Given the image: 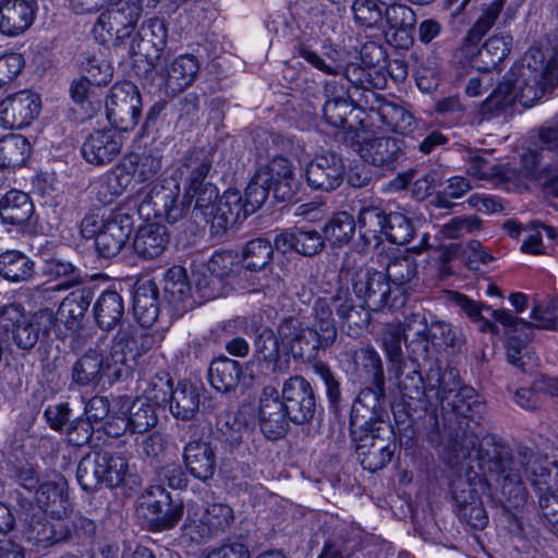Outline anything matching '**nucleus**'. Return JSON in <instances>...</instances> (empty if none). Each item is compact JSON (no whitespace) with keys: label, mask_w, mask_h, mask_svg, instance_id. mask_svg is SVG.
I'll return each instance as SVG.
<instances>
[{"label":"nucleus","mask_w":558,"mask_h":558,"mask_svg":"<svg viewBox=\"0 0 558 558\" xmlns=\"http://www.w3.org/2000/svg\"><path fill=\"white\" fill-rule=\"evenodd\" d=\"M109 357L113 364L121 365L137 360L136 330L132 326L121 327L113 336Z\"/></svg>","instance_id":"864d4df0"},{"label":"nucleus","mask_w":558,"mask_h":558,"mask_svg":"<svg viewBox=\"0 0 558 558\" xmlns=\"http://www.w3.org/2000/svg\"><path fill=\"white\" fill-rule=\"evenodd\" d=\"M512 38L508 35H493L480 48L475 69L478 72H492L509 53Z\"/></svg>","instance_id":"c03bdc74"},{"label":"nucleus","mask_w":558,"mask_h":558,"mask_svg":"<svg viewBox=\"0 0 558 558\" xmlns=\"http://www.w3.org/2000/svg\"><path fill=\"white\" fill-rule=\"evenodd\" d=\"M43 274L59 283L48 287H37L34 291L35 299L50 300L54 292L65 291L82 284L83 276L81 269L70 260L52 256L45 260Z\"/></svg>","instance_id":"393cba45"},{"label":"nucleus","mask_w":558,"mask_h":558,"mask_svg":"<svg viewBox=\"0 0 558 558\" xmlns=\"http://www.w3.org/2000/svg\"><path fill=\"white\" fill-rule=\"evenodd\" d=\"M97 326L102 330H112L123 319L125 306L122 295L111 289L102 291L93 307Z\"/></svg>","instance_id":"e433bc0d"},{"label":"nucleus","mask_w":558,"mask_h":558,"mask_svg":"<svg viewBox=\"0 0 558 558\" xmlns=\"http://www.w3.org/2000/svg\"><path fill=\"white\" fill-rule=\"evenodd\" d=\"M29 154L31 144L21 134H9L0 140V168L21 167Z\"/></svg>","instance_id":"8fccbe9b"},{"label":"nucleus","mask_w":558,"mask_h":558,"mask_svg":"<svg viewBox=\"0 0 558 558\" xmlns=\"http://www.w3.org/2000/svg\"><path fill=\"white\" fill-rule=\"evenodd\" d=\"M518 102L530 108L558 85V53L531 48L508 71Z\"/></svg>","instance_id":"7ed1b4c3"},{"label":"nucleus","mask_w":558,"mask_h":558,"mask_svg":"<svg viewBox=\"0 0 558 558\" xmlns=\"http://www.w3.org/2000/svg\"><path fill=\"white\" fill-rule=\"evenodd\" d=\"M102 366V349L98 342L72 366V381L80 387H95L101 380Z\"/></svg>","instance_id":"79ce46f5"},{"label":"nucleus","mask_w":558,"mask_h":558,"mask_svg":"<svg viewBox=\"0 0 558 558\" xmlns=\"http://www.w3.org/2000/svg\"><path fill=\"white\" fill-rule=\"evenodd\" d=\"M379 120L388 130L402 135L412 133L415 129V118L402 106L384 101L377 108Z\"/></svg>","instance_id":"de8ad7c7"},{"label":"nucleus","mask_w":558,"mask_h":558,"mask_svg":"<svg viewBox=\"0 0 558 558\" xmlns=\"http://www.w3.org/2000/svg\"><path fill=\"white\" fill-rule=\"evenodd\" d=\"M34 262L20 251H5L0 254V276L11 282L29 280L35 274Z\"/></svg>","instance_id":"a18cd8bd"},{"label":"nucleus","mask_w":558,"mask_h":558,"mask_svg":"<svg viewBox=\"0 0 558 558\" xmlns=\"http://www.w3.org/2000/svg\"><path fill=\"white\" fill-rule=\"evenodd\" d=\"M414 235L412 221L402 213H389L383 240L397 245L408 244Z\"/></svg>","instance_id":"338daca9"},{"label":"nucleus","mask_w":558,"mask_h":558,"mask_svg":"<svg viewBox=\"0 0 558 558\" xmlns=\"http://www.w3.org/2000/svg\"><path fill=\"white\" fill-rule=\"evenodd\" d=\"M387 218L388 214L378 205H363L359 209L355 225L365 245L383 242Z\"/></svg>","instance_id":"4c0bfd02"},{"label":"nucleus","mask_w":558,"mask_h":558,"mask_svg":"<svg viewBox=\"0 0 558 558\" xmlns=\"http://www.w3.org/2000/svg\"><path fill=\"white\" fill-rule=\"evenodd\" d=\"M242 366L226 356L214 360L208 369V379L214 389L229 392L239 386Z\"/></svg>","instance_id":"37998d69"},{"label":"nucleus","mask_w":558,"mask_h":558,"mask_svg":"<svg viewBox=\"0 0 558 558\" xmlns=\"http://www.w3.org/2000/svg\"><path fill=\"white\" fill-rule=\"evenodd\" d=\"M298 53L314 69L326 75L343 73L353 86L364 90H369L374 86L369 71L354 62L344 65L342 52L330 41H325L320 51H316L311 46L302 44L298 49Z\"/></svg>","instance_id":"1a4fd4ad"},{"label":"nucleus","mask_w":558,"mask_h":558,"mask_svg":"<svg viewBox=\"0 0 558 558\" xmlns=\"http://www.w3.org/2000/svg\"><path fill=\"white\" fill-rule=\"evenodd\" d=\"M244 253L233 251L216 252L208 260L209 272L219 279L239 277L244 268Z\"/></svg>","instance_id":"5fc2aeb1"},{"label":"nucleus","mask_w":558,"mask_h":558,"mask_svg":"<svg viewBox=\"0 0 558 558\" xmlns=\"http://www.w3.org/2000/svg\"><path fill=\"white\" fill-rule=\"evenodd\" d=\"M142 99L137 87L128 81L116 83L106 100V114L113 129L133 130L141 117Z\"/></svg>","instance_id":"9b49d317"},{"label":"nucleus","mask_w":558,"mask_h":558,"mask_svg":"<svg viewBox=\"0 0 558 558\" xmlns=\"http://www.w3.org/2000/svg\"><path fill=\"white\" fill-rule=\"evenodd\" d=\"M123 136L116 129H100L89 133L82 146L83 158L90 165L104 166L113 161L121 153Z\"/></svg>","instance_id":"5701e85b"},{"label":"nucleus","mask_w":558,"mask_h":558,"mask_svg":"<svg viewBox=\"0 0 558 558\" xmlns=\"http://www.w3.org/2000/svg\"><path fill=\"white\" fill-rule=\"evenodd\" d=\"M371 308L364 303L355 305L349 288L340 287L336 291L335 312L340 325L348 335H359L368 326L372 316Z\"/></svg>","instance_id":"7c9ffc66"},{"label":"nucleus","mask_w":558,"mask_h":558,"mask_svg":"<svg viewBox=\"0 0 558 558\" xmlns=\"http://www.w3.org/2000/svg\"><path fill=\"white\" fill-rule=\"evenodd\" d=\"M140 17L129 4L118 0L111 8L102 12L94 25L95 36L102 43L122 41L134 32Z\"/></svg>","instance_id":"2eb2a0df"},{"label":"nucleus","mask_w":558,"mask_h":558,"mask_svg":"<svg viewBox=\"0 0 558 558\" xmlns=\"http://www.w3.org/2000/svg\"><path fill=\"white\" fill-rule=\"evenodd\" d=\"M389 433L388 426H373L362 432L365 434L352 435L356 444L357 460L364 470L376 472L385 468L392 459L396 446L390 437H383L380 432Z\"/></svg>","instance_id":"ddd939ff"},{"label":"nucleus","mask_w":558,"mask_h":558,"mask_svg":"<svg viewBox=\"0 0 558 558\" xmlns=\"http://www.w3.org/2000/svg\"><path fill=\"white\" fill-rule=\"evenodd\" d=\"M132 174L122 161L100 175L94 183V191L99 202L107 205L120 196L131 184Z\"/></svg>","instance_id":"58836bf2"},{"label":"nucleus","mask_w":558,"mask_h":558,"mask_svg":"<svg viewBox=\"0 0 558 558\" xmlns=\"http://www.w3.org/2000/svg\"><path fill=\"white\" fill-rule=\"evenodd\" d=\"M426 333L435 349L437 347H446L457 351L460 350L464 342L461 329L442 319H434L430 323L427 322Z\"/></svg>","instance_id":"13d9d810"},{"label":"nucleus","mask_w":558,"mask_h":558,"mask_svg":"<svg viewBox=\"0 0 558 558\" xmlns=\"http://www.w3.org/2000/svg\"><path fill=\"white\" fill-rule=\"evenodd\" d=\"M40 109V97L32 90L9 95L0 102V124L5 129H23L37 118Z\"/></svg>","instance_id":"a211bd4d"},{"label":"nucleus","mask_w":558,"mask_h":558,"mask_svg":"<svg viewBox=\"0 0 558 558\" xmlns=\"http://www.w3.org/2000/svg\"><path fill=\"white\" fill-rule=\"evenodd\" d=\"M408 330L405 320L403 323L387 324L380 333V347L387 357L389 372L392 375H401L403 368L408 367L402 342L405 343Z\"/></svg>","instance_id":"c9c22d12"},{"label":"nucleus","mask_w":558,"mask_h":558,"mask_svg":"<svg viewBox=\"0 0 558 558\" xmlns=\"http://www.w3.org/2000/svg\"><path fill=\"white\" fill-rule=\"evenodd\" d=\"M138 40H133L132 51L144 57L150 66L161 60L167 45L168 28L163 20L154 17L145 21L138 31Z\"/></svg>","instance_id":"cd10ccee"},{"label":"nucleus","mask_w":558,"mask_h":558,"mask_svg":"<svg viewBox=\"0 0 558 558\" xmlns=\"http://www.w3.org/2000/svg\"><path fill=\"white\" fill-rule=\"evenodd\" d=\"M372 387L364 388L357 395L352 404L350 415L351 434L356 435L365 428L384 426L381 416V404L385 400V384H371Z\"/></svg>","instance_id":"f3484780"},{"label":"nucleus","mask_w":558,"mask_h":558,"mask_svg":"<svg viewBox=\"0 0 558 558\" xmlns=\"http://www.w3.org/2000/svg\"><path fill=\"white\" fill-rule=\"evenodd\" d=\"M446 396L448 398L442 403H439V405L442 411H451L459 426V430L452 435V450L457 452L458 457L464 459L470 457L472 451L476 450V458L480 463V449L485 439L494 437L505 444L495 435H488L480 440L478 436L471 430L470 422L473 421L475 423L474 415L481 412L483 404L474 388L460 385L459 374L457 389L446 393Z\"/></svg>","instance_id":"39448f33"},{"label":"nucleus","mask_w":558,"mask_h":558,"mask_svg":"<svg viewBox=\"0 0 558 558\" xmlns=\"http://www.w3.org/2000/svg\"><path fill=\"white\" fill-rule=\"evenodd\" d=\"M130 174L140 182L154 178L162 167V156L156 149H145L142 153H132L122 159Z\"/></svg>","instance_id":"49530a36"},{"label":"nucleus","mask_w":558,"mask_h":558,"mask_svg":"<svg viewBox=\"0 0 558 558\" xmlns=\"http://www.w3.org/2000/svg\"><path fill=\"white\" fill-rule=\"evenodd\" d=\"M504 7L502 0H494L468 32L462 45L457 49L454 59L463 66L475 69V59L480 51L478 44L483 36L493 27Z\"/></svg>","instance_id":"a878e982"},{"label":"nucleus","mask_w":558,"mask_h":558,"mask_svg":"<svg viewBox=\"0 0 558 558\" xmlns=\"http://www.w3.org/2000/svg\"><path fill=\"white\" fill-rule=\"evenodd\" d=\"M289 420L295 424L312 421L316 412V398L311 384L302 376L287 379L281 389Z\"/></svg>","instance_id":"dca6fc26"},{"label":"nucleus","mask_w":558,"mask_h":558,"mask_svg":"<svg viewBox=\"0 0 558 558\" xmlns=\"http://www.w3.org/2000/svg\"><path fill=\"white\" fill-rule=\"evenodd\" d=\"M201 402L199 389L196 385L181 380L173 388L169 400L171 414L179 420L189 421L197 413Z\"/></svg>","instance_id":"ea45409f"},{"label":"nucleus","mask_w":558,"mask_h":558,"mask_svg":"<svg viewBox=\"0 0 558 558\" xmlns=\"http://www.w3.org/2000/svg\"><path fill=\"white\" fill-rule=\"evenodd\" d=\"M331 344H325L323 333L315 328H302L292 339L290 349L294 357L305 362L316 359L319 350L327 349Z\"/></svg>","instance_id":"3c124183"},{"label":"nucleus","mask_w":558,"mask_h":558,"mask_svg":"<svg viewBox=\"0 0 558 558\" xmlns=\"http://www.w3.org/2000/svg\"><path fill=\"white\" fill-rule=\"evenodd\" d=\"M52 310L45 307L24 317L20 305L10 304L0 310V328L22 351H31L46 339L53 328Z\"/></svg>","instance_id":"0eeeda50"},{"label":"nucleus","mask_w":558,"mask_h":558,"mask_svg":"<svg viewBox=\"0 0 558 558\" xmlns=\"http://www.w3.org/2000/svg\"><path fill=\"white\" fill-rule=\"evenodd\" d=\"M52 316L54 318L52 331L58 338L63 339L81 328L85 313L77 305L63 300L58 312L52 311Z\"/></svg>","instance_id":"6e6d98bb"},{"label":"nucleus","mask_w":558,"mask_h":558,"mask_svg":"<svg viewBox=\"0 0 558 558\" xmlns=\"http://www.w3.org/2000/svg\"><path fill=\"white\" fill-rule=\"evenodd\" d=\"M480 470L515 507L526 500L525 477L539 493L543 517L554 529L558 524V488L557 493L549 490L550 472L542 465L532 449L520 447L513 452L496 438H487L480 449Z\"/></svg>","instance_id":"f03ea898"},{"label":"nucleus","mask_w":558,"mask_h":558,"mask_svg":"<svg viewBox=\"0 0 558 558\" xmlns=\"http://www.w3.org/2000/svg\"><path fill=\"white\" fill-rule=\"evenodd\" d=\"M129 423L132 433L144 434L156 426L158 416L154 407L143 399H136L129 410Z\"/></svg>","instance_id":"774afa93"},{"label":"nucleus","mask_w":558,"mask_h":558,"mask_svg":"<svg viewBox=\"0 0 558 558\" xmlns=\"http://www.w3.org/2000/svg\"><path fill=\"white\" fill-rule=\"evenodd\" d=\"M275 243L264 238H257L246 243V270L258 272L259 276L251 275L247 281H269V264L272 260Z\"/></svg>","instance_id":"a19ab883"},{"label":"nucleus","mask_w":558,"mask_h":558,"mask_svg":"<svg viewBox=\"0 0 558 558\" xmlns=\"http://www.w3.org/2000/svg\"><path fill=\"white\" fill-rule=\"evenodd\" d=\"M258 421L262 433L272 440L282 437L289 426L284 400L272 385L263 388L258 403Z\"/></svg>","instance_id":"6ab92c4d"},{"label":"nucleus","mask_w":558,"mask_h":558,"mask_svg":"<svg viewBox=\"0 0 558 558\" xmlns=\"http://www.w3.org/2000/svg\"><path fill=\"white\" fill-rule=\"evenodd\" d=\"M353 359L357 369L364 375L365 381L385 384L381 357L373 347L367 345L356 350Z\"/></svg>","instance_id":"bf43d9fd"},{"label":"nucleus","mask_w":558,"mask_h":558,"mask_svg":"<svg viewBox=\"0 0 558 558\" xmlns=\"http://www.w3.org/2000/svg\"><path fill=\"white\" fill-rule=\"evenodd\" d=\"M517 101L518 99L507 72L504 80L482 104L481 110L483 114L493 118L512 108Z\"/></svg>","instance_id":"603ef678"},{"label":"nucleus","mask_w":558,"mask_h":558,"mask_svg":"<svg viewBox=\"0 0 558 558\" xmlns=\"http://www.w3.org/2000/svg\"><path fill=\"white\" fill-rule=\"evenodd\" d=\"M34 5L26 0H2L0 2V32L7 36L23 34L33 24Z\"/></svg>","instance_id":"473e14b6"},{"label":"nucleus","mask_w":558,"mask_h":558,"mask_svg":"<svg viewBox=\"0 0 558 558\" xmlns=\"http://www.w3.org/2000/svg\"><path fill=\"white\" fill-rule=\"evenodd\" d=\"M213 163L211 149H189L175 170L179 179L171 175L153 184L138 205L140 215L174 223L187 215L194 202L196 216H210L219 196L217 186L208 180Z\"/></svg>","instance_id":"f257e3e1"},{"label":"nucleus","mask_w":558,"mask_h":558,"mask_svg":"<svg viewBox=\"0 0 558 558\" xmlns=\"http://www.w3.org/2000/svg\"><path fill=\"white\" fill-rule=\"evenodd\" d=\"M355 228V220L351 214L338 211L326 222L323 238L331 245H342L352 239Z\"/></svg>","instance_id":"4d7b16f0"},{"label":"nucleus","mask_w":558,"mask_h":558,"mask_svg":"<svg viewBox=\"0 0 558 558\" xmlns=\"http://www.w3.org/2000/svg\"><path fill=\"white\" fill-rule=\"evenodd\" d=\"M133 230V217L126 213H113L107 218L105 229L96 238V248L105 258L118 255L125 246Z\"/></svg>","instance_id":"bb28decb"},{"label":"nucleus","mask_w":558,"mask_h":558,"mask_svg":"<svg viewBox=\"0 0 558 558\" xmlns=\"http://www.w3.org/2000/svg\"><path fill=\"white\" fill-rule=\"evenodd\" d=\"M275 247L282 253L295 252L312 257L325 247L323 235L314 229L292 228L282 230L275 236Z\"/></svg>","instance_id":"c85d7f7f"},{"label":"nucleus","mask_w":558,"mask_h":558,"mask_svg":"<svg viewBox=\"0 0 558 558\" xmlns=\"http://www.w3.org/2000/svg\"><path fill=\"white\" fill-rule=\"evenodd\" d=\"M405 338L407 362L409 365L422 367L429 365L436 367V349L428 337L427 319L425 314L412 313L405 317Z\"/></svg>","instance_id":"4468645a"},{"label":"nucleus","mask_w":558,"mask_h":558,"mask_svg":"<svg viewBox=\"0 0 558 558\" xmlns=\"http://www.w3.org/2000/svg\"><path fill=\"white\" fill-rule=\"evenodd\" d=\"M99 460H102L100 468L105 485L109 488L120 486L129 471V463L125 457L110 451H98Z\"/></svg>","instance_id":"e2e57ef3"},{"label":"nucleus","mask_w":558,"mask_h":558,"mask_svg":"<svg viewBox=\"0 0 558 558\" xmlns=\"http://www.w3.org/2000/svg\"><path fill=\"white\" fill-rule=\"evenodd\" d=\"M451 494L461 521L476 530H482L487 525L486 510L472 482L461 478L453 482Z\"/></svg>","instance_id":"b1692460"},{"label":"nucleus","mask_w":558,"mask_h":558,"mask_svg":"<svg viewBox=\"0 0 558 558\" xmlns=\"http://www.w3.org/2000/svg\"><path fill=\"white\" fill-rule=\"evenodd\" d=\"M34 215V203L25 192L11 190L0 198V221L8 231H33Z\"/></svg>","instance_id":"412c9836"},{"label":"nucleus","mask_w":558,"mask_h":558,"mask_svg":"<svg viewBox=\"0 0 558 558\" xmlns=\"http://www.w3.org/2000/svg\"><path fill=\"white\" fill-rule=\"evenodd\" d=\"M98 451L84 456L76 469V480L85 492H94L105 484Z\"/></svg>","instance_id":"680f3d73"},{"label":"nucleus","mask_w":558,"mask_h":558,"mask_svg":"<svg viewBox=\"0 0 558 558\" xmlns=\"http://www.w3.org/2000/svg\"><path fill=\"white\" fill-rule=\"evenodd\" d=\"M387 280L397 286L401 291L407 283H411L417 275V263L411 255H402L392 258L386 267ZM407 298V295L404 294Z\"/></svg>","instance_id":"0e129e2a"},{"label":"nucleus","mask_w":558,"mask_h":558,"mask_svg":"<svg viewBox=\"0 0 558 558\" xmlns=\"http://www.w3.org/2000/svg\"><path fill=\"white\" fill-rule=\"evenodd\" d=\"M36 501L43 513H50L61 520L68 513L70 502L66 482L62 476L40 483L36 490Z\"/></svg>","instance_id":"f704fd0d"},{"label":"nucleus","mask_w":558,"mask_h":558,"mask_svg":"<svg viewBox=\"0 0 558 558\" xmlns=\"http://www.w3.org/2000/svg\"><path fill=\"white\" fill-rule=\"evenodd\" d=\"M137 515L149 531L159 532L174 527L183 515V505L174 502L160 485L147 487L140 497Z\"/></svg>","instance_id":"9d476101"},{"label":"nucleus","mask_w":558,"mask_h":558,"mask_svg":"<svg viewBox=\"0 0 558 558\" xmlns=\"http://www.w3.org/2000/svg\"><path fill=\"white\" fill-rule=\"evenodd\" d=\"M155 77L158 78V87L163 89L167 96H175L190 87L199 72V62L193 54L185 53L174 58L170 63L165 57L151 64Z\"/></svg>","instance_id":"f8f14e48"},{"label":"nucleus","mask_w":558,"mask_h":558,"mask_svg":"<svg viewBox=\"0 0 558 558\" xmlns=\"http://www.w3.org/2000/svg\"><path fill=\"white\" fill-rule=\"evenodd\" d=\"M233 519L232 509L223 504H213L204 511L201 524L204 526L199 537H209L211 534L223 531Z\"/></svg>","instance_id":"69168bd1"},{"label":"nucleus","mask_w":558,"mask_h":558,"mask_svg":"<svg viewBox=\"0 0 558 558\" xmlns=\"http://www.w3.org/2000/svg\"><path fill=\"white\" fill-rule=\"evenodd\" d=\"M385 19L389 28L395 31L393 36H400L402 47H408L412 43L411 31L416 22L414 11L398 2L387 7Z\"/></svg>","instance_id":"09e8293b"},{"label":"nucleus","mask_w":558,"mask_h":558,"mask_svg":"<svg viewBox=\"0 0 558 558\" xmlns=\"http://www.w3.org/2000/svg\"><path fill=\"white\" fill-rule=\"evenodd\" d=\"M336 292L329 298H318L313 306L318 332L323 333L325 344H332L337 338L333 319Z\"/></svg>","instance_id":"052dcab7"},{"label":"nucleus","mask_w":558,"mask_h":558,"mask_svg":"<svg viewBox=\"0 0 558 558\" xmlns=\"http://www.w3.org/2000/svg\"><path fill=\"white\" fill-rule=\"evenodd\" d=\"M421 367L408 364L401 375H393L398 388L409 407L424 411H435L449 393L458 387V369L439 366L429 367L426 377L421 374Z\"/></svg>","instance_id":"20e7f679"},{"label":"nucleus","mask_w":558,"mask_h":558,"mask_svg":"<svg viewBox=\"0 0 558 558\" xmlns=\"http://www.w3.org/2000/svg\"><path fill=\"white\" fill-rule=\"evenodd\" d=\"M170 234L168 228L161 223H146L136 231L133 247L143 259H155L168 247Z\"/></svg>","instance_id":"72a5a7b5"},{"label":"nucleus","mask_w":558,"mask_h":558,"mask_svg":"<svg viewBox=\"0 0 558 558\" xmlns=\"http://www.w3.org/2000/svg\"><path fill=\"white\" fill-rule=\"evenodd\" d=\"M345 167L342 158L333 153L316 156L305 169L307 185L315 191L330 193L341 186Z\"/></svg>","instance_id":"aec40b11"},{"label":"nucleus","mask_w":558,"mask_h":558,"mask_svg":"<svg viewBox=\"0 0 558 558\" xmlns=\"http://www.w3.org/2000/svg\"><path fill=\"white\" fill-rule=\"evenodd\" d=\"M16 501L20 507L16 510L17 530L32 550L40 551L69 538L71 532L65 522L48 520L20 492H16Z\"/></svg>","instance_id":"423d86ee"},{"label":"nucleus","mask_w":558,"mask_h":558,"mask_svg":"<svg viewBox=\"0 0 558 558\" xmlns=\"http://www.w3.org/2000/svg\"><path fill=\"white\" fill-rule=\"evenodd\" d=\"M211 223L215 233L225 232L228 229L242 226L244 221V201L238 190H227L218 206L214 205L210 216L201 215Z\"/></svg>","instance_id":"c756f323"},{"label":"nucleus","mask_w":558,"mask_h":558,"mask_svg":"<svg viewBox=\"0 0 558 558\" xmlns=\"http://www.w3.org/2000/svg\"><path fill=\"white\" fill-rule=\"evenodd\" d=\"M345 274L350 276L356 298L375 312L384 307L402 306L407 301L404 292L399 288L392 290L386 275L381 271L364 266L352 272L347 270Z\"/></svg>","instance_id":"6e6552de"},{"label":"nucleus","mask_w":558,"mask_h":558,"mask_svg":"<svg viewBox=\"0 0 558 558\" xmlns=\"http://www.w3.org/2000/svg\"><path fill=\"white\" fill-rule=\"evenodd\" d=\"M133 315L143 328H150L160 315L159 290L151 280H138L133 291Z\"/></svg>","instance_id":"2f4dec72"},{"label":"nucleus","mask_w":558,"mask_h":558,"mask_svg":"<svg viewBox=\"0 0 558 558\" xmlns=\"http://www.w3.org/2000/svg\"><path fill=\"white\" fill-rule=\"evenodd\" d=\"M364 162L384 171H393L404 158L403 142L391 136L364 140L359 146Z\"/></svg>","instance_id":"4be33fe9"}]
</instances>
